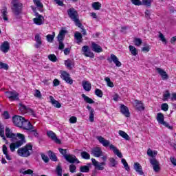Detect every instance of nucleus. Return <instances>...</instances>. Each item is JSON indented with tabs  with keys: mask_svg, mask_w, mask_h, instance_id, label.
I'll return each mask as SVG.
<instances>
[{
	"mask_svg": "<svg viewBox=\"0 0 176 176\" xmlns=\"http://www.w3.org/2000/svg\"><path fill=\"white\" fill-rule=\"evenodd\" d=\"M6 135L7 138H11L12 141H14V140L17 139V137L19 140L16 141L14 143H11L10 144V149L11 152H14L17 148H20L23 144H25V137H24V135L21 133H17L16 135L14 133H12L10 132V129L6 128Z\"/></svg>",
	"mask_w": 176,
	"mask_h": 176,
	"instance_id": "nucleus-1",
	"label": "nucleus"
},
{
	"mask_svg": "<svg viewBox=\"0 0 176 176\" xmlns=\"http://www.w3.org/2000/svg\"><path fill=\"white\" fill-rule=\"evenodd\" d=\"M98 141H99L100 144H102L103 146L107 148V146H109V149L111 151H113V153L118 156V157H120V159H122L123 157V155L120 151H119V149L116 148V146H113V144H111L109 140H105L102 136H98L97 138Z\"/></svg>",
	"mask_w": 176,
	"mask_h": 176,
	"instance_id": "nucleus-2",
	"label": "nucleus"
},
{
	"mask_svg": "<svg viewBox=\"0 0 176 176\" xmlns=\"http://www.w3.org/2000/svg\"><path fill=\"white\" fill-rule=\"evenodd\" d=\"M147 155L150 157H153L150 159V163L153 166V168L155 173H159L160 171V166H159V161L156 160V155H157V151H152V149L148 148L147 150Z\"/></svg>",
	"mask_w": 176,
	"mask_h": 176,
	"instance_id": "nucleus-3",
	"label": "nucleus"
},
{
	"mask_svg": "<svg viewBox=\"0 0 176 176\" xmlns=\"http://www.w3.org/2000/svg\"><path fill=\"white\" fill-rule=\"evenodd\" d=\"M67 14L69 19L75 23L76 27H78V28H82V27H83V25H82V23H80V21L79 20V14H78V11H76L75 8H72L67 10Z\"/></svg>",
	"mask_w": 176,
	"mask_h": 176,
	"instance_id": "nucleus-4",
	"label": "nucleus"
},
{
	"mask_svg": "<svg viewBox=\"0 0 176 176\" xmlns=\"http://www.w3.org/2000/svg\"><path fill=\"white\" fill-rule=\"evenodd\" d=\"M32 152V145L31 144H28L22 148H19L17 151V154L21 157H28L31 156Z\"/></svg>",
	"mask_w": 176,
	"mask_h": 176,
	"instance_id": "nucleus-5",
	"label": "nucleus"
},
{
	"mask_svg": "<svg viewBox=\"0 0 176 176\" xmlns=\"http://www.w3.org/2000/svg\"><path fill=\"white\" fill-rule=\"evenodd\" d=\"M12 10L14 14H15V16H19V14L21 13V10H23V3L16 0H13L12 1Z\"/></svg>",
	"mask_w": 176,
	"mask_h": 176,
	"instance_id": "nucleus-6",
	"label": "nucleus"
},
{
	"mask_svg": "<svg viewBox=\"0 0 176 176\" xmlns=\"http://www.w3.org/2000/svg\"><path fill=\"white\" fill-rule=\"evenodd\" d=\"M6 94L10 101H17L19 100V93L16 91H7Z\"/></svg>",
	"mask_w": 176,
	"mask_h": 176,
	"instance_id": "nucleus-7",
	"label": "nucleus"
},
{
	"mask_svg": "<svg viewBox=\"0 0 176 176\" xmlns=\"http://www.w3.org/2000/svg\"><path fill=\"white\" fill-rule=\"evenodd\" d=\"M24 119V117L14 116L12 117V122L14 123V126H16V127H21V124H23Z\"/></svg>",
	"mask_w": 176,
	"mask_h": 176,
	"instance_id": "nucleus-8",
	"label": "nucleus"
},
{
	"mask_svg": "<svg viewBox=\"0 0 176 176\" xmlns=\"http://www.w3.org/2000/svg\"><path fill=\"white\" fill-rule=\"evenodd\" d=\"M20 128L23 129V130H28L30 131L34 129V126H32L31 122H30V121L24 118Z\"/></svg>",
	"mask_w": 176,
	"mask_h": 176,
	"instance_id": "nucleus-9",
	"label": "nucleus"
},
{
	"mask_svg": "<svg viewBox=\"0 0 176 176\" xmlns=\"http://www.w3.org/2000/svg\"><path fill=\"white\" fill-rule=\"evenodd\" d=\"M91 162L93 166H94L96 170H104V166H105V162H99L96 159L92 158Z\"/></svg>",
	"mask_w": 176,
	"mask_h": 176,
	"instance_id": "nucleus-10",
	"label": "nucleus"
},
{
	"mask_svg": "<svg viewBox=\"0 0 176 176\" xmlns=\"http://www.w3.org/2000/svg\"><path fill=\"white\" fill-rule=\"evenodd\" d=\"M65 159L67 162L71 163L72 164H74V163H77V164H79V163H80L79 160L76 158V156L72 154H68L67 156H65Z\"/></svg>",
	"mask_w": 176,
	"mask_h": 176,
	"instance_id": "nucleus-11",
	"label": "nucleus"
},
{
	"mask_svg": "<svg viewBox=\"0 0 176 176\" xmlns=\"http://www.w3.org/2000/svg\"><path fill=\"white\" fill-rule=\"evenodd\" d=\"M60 78H62L63 80H65L69 85H72V83H74V80L71 79L69 74L67 72H61Z\"/></svg>",
	"mask_w": 176,
	"mask_h": 176,
	"instance_id": "nucleus-12",
	"label": "nucleus"
},
{
	"mask_svg": "<svg viewBox=\"0 0 176 176\" xmlns=\"http://www.w3.org/2000/svg\"><path fill=\"white\" fill-rule=\"evenodd\" d=\"M82 52L85 57L94 58V54L89 50V46L85 45L82 47Z\"/></svg>",
	"mask_w": 176,
	"mask_h": 176,
	"instance_id": "nucleus-13",
	"label": "nucleus"
},
{
	"mask_svg": "<svg viewBox=\"0 0 176 176\" xmlns=\"http://www.w3.org/2000/svg\"><path fill=\"white\" fill-rule=\"evenodd\" d=\"M47 135L49 137V138H51L52 141H54L56 144H61V140L60 139L57 138V135H56V133L52 131H48L47 132Z\"/></svg>",
	"mask_w": 176,
	"mask_h": 176,
	"instance_id": "nucleus-14",
	"label": "nucleus"
},
{
	"mask_svg": "<svg viewBox=\"0 0 176 176\" xmlns=\"http://www.w3.org/2000/svg\"><path fill=\"white\" fill-rule=\"evenodd\" d=\"M35 16H36V18L33 19L34 24H36L37 25H42V24H43V16L38 12L35 13Z\"/></svg>",
	"mask_w": 176,
	"mask_h": 176,
	"instance_id": "nucleus-15",
	"label": "nucleus"
},
{
	"mask_svg": "<svg viewBox=\"0 0 176 176\" xmlns=\"http://www.w3.org/2000/svg\"><path fill=\"white\" fill-rule=\"evenodd\" d=\"M19 111L21 112V113H27V112H30L33 116L35 115V111L32 110V109H28L25 105L20 104Z\"/></svg>",
	"mask_w": 176,
	"mask_h": 176,
	"instance_id": "nucleus-16",
	"label": "nucleus"
},
{
	"mask_svg": "<svg viewBox=\"0 0 176 176\" xmlns=\"http://www.w3.org/2000/svg\"><path fill=\"white\" fill-rule=\"evenodd\" d=\"M91 153L95 156V157H100V156H103L102 150L100 147H95L92 149Z\"/></svg>",
	"mask_w": 176,
	"mask_h": 176,
	"instance_id": "nucleus-17",
	"label": "nucleus"
},
{
	"mask_svg": "<svg viewBox=\"0 0 176 176\" xmlns=\"http://www.w3.org/2000/svg\"><path fill=\"white\" fill-rule=\"evenodd\" d=\"M133 168L139 175H144V171L142 170V166L140 163L135 162L133 164Z\"/></svg>",
	"mask_w": 176,
	"mask_h": 176,
	"instance_id": "nucleus-18",
	"label": "nucleus"
},
{
	"mask_svg": "<svg viewBox=\"0 0 176 176\" xmlns=\"http://www.w3.org/2000/svg\"><path fill=\"white\" fill-rule=\"evenodd\" d=\"M0 49L3 53H8V52H9V50L10 49V45L9 44V42L4 41L1 44Z\"/></svg>",
	"mask_w": 176,
	"mask_h": 176,
	"instance_id": "nucleus-19",
	"label": "nucleus"
},
{
	"mask_svg": "<svg viewBox=\"0 0 176 176\" xmlns=\"http://www.w3.org/2000/svg\"><path fill=\"white\" fill-rule=\"evenodd\" d=\"M35 41L36 44L34 45V47H36V49H39V47L42 46V38L41 37V35H39V34H36Z\"/></svg>",
	"mask_w": 176,
	"mask_h": 176,
	"instance_id": "nucleus-20",
	"label": "nucleus"
},
{
	"mask_svg": "<svg viewBox=\"0 0 176 176\" xmlns=\"http://www.w3.org/2000/svg\"><path fill=\"white\" fill-rule=\"evenodd\" d=\"M120 111L122 115H124V116H126V118H129L130 116V112L129 111V108L126 107L124 104L121 105Z\"/></svg>",
	"mask_w": 176,
	"mask_h": 176,
	"instance_id": "nucleus-21",
	"label": "nucleus"
},
{
	"mask_svg": "<svg viewBox=\"0 0 176 176\" xmlns=\"http://www.w3.org/2000/svg\"><path fill=\"white\" fill-rule=\"evenodd\" d=\"M91 47L93 52H95V53H101L102 52V48L101 46L98 45V44H96L94 42L91 43Z\"/></svg>",
	"mask_w": 176,
	"mask_h": 176,
	"instance_id": "nucleus-22",
	"label": "nucleus"
},
{
	"mask_svg": "<svg viewBox=\"0 0 176 176\" xmlns=\"http://www.w3.org/2000/svg\"><path fill=\"white\" fill-rule=\"evenodd\" d=\"M157 72L162 76L163 80H166V79H168V75L167 74L166 71H164L162 68H159V67L157 68Z\"/></svg>",
	"mask_w": 176,
	"mask_h": 176,
	"instance_id": "nucleus-23",
	"label": "nucleus"
},
{
	"mask_svg": "<svg viewBox=\"0 0 176 176\" xmlns=\"http://www.w3.org/2000/svg\"><path fill=\"white\" fill-rule=\"evenodd\" d=\"M111 60L116 64V67H122V63L119 61V58L115 54H112L111 55Z\"/></svg>",
	"mask_w": 176,
	"mask_h": 176,
	"instance_id": "nucleus-24",
	"label": "nucleus"
},
{
	"mask_svg": "<svg viewBox=\"0 0 176 176\" xmlns=\"http://www.w3.org/2000/svg\"><path fill=\"white\" fill-rule=\"evenodd\" d=\"M82 87L85 91H90L91 90V84L87 80H83Z\"/></svg>",
	"mask_w": 176,
	"mask_h": 176,
	"instance_id": "nucleus-25",
	"label": "nucleus"
},
{
	"mask_svg": "<svg viewBox=\"0 0 176 176\" xmlns=\"http://www.w3.org/2000/svg\"><path fill=\"white\" fill-rule=\"evenodd\" d=\"M135 106L138 111H144L145 109V107H144V104L140 100H135Z\"/></svg>",
	"mask_w": 176,
	"mask_h": 176,
	"instance_id": "nucleus-26",
	"label": "nucleus"
},
{
	"mask_svg": "<svg viewBox=\"0 0 176 176\" xmlns=\"http://www.w3.org/2000/svg\"><path fill=\"white\" fill-rule=\"evenodd\" d=\"M51 104L55 107V108H61V104L58 101L56 100L53 96H50Z\"/></svg>",
	"mask_w": 176,
	"mask_h": 176,
	"instance_id": "nucleus-27",
	"label": "nucleus"
},
{
	"mask_svg": "<svg viewBox=\"0 0 176 176\" xmlns=\"http://www.w3.org/2000/svg\"><path fill=\"white\" fill-rule=\"evenodd\" d=\"M2 17L5 21H8L9 19L8 18V8L6 7H3L1 10Z\"/></svg>",
	"mask_w": 176,
	"mask_h": 176,
	"instance_id": "nucleus-28",
	"label": "nucleus"
},
{
	"mask_svg": "<svg viewBox=\"0 0 176 176\" xmlns=\"http://www.w3.org/2000/svg\"><path fill=\"white\" fill-rule=\"evenodd\" d=\"M65 30H60L58 35V42H63L64 41V38H65Z\"/></svg>",
	"mask_w": 176,
	"mask_h": 176,
	"instance_id": "nucleus-29",
	"label": "nucleus"
},
{
	"mask_svg": "<svg viewBox=\"0 0 176 176\" xmlns=\"http://www.w3.org/2000/svg\"><path fill=\"white\" fill-rule=\"evenodd\" d=\"M81 96L83 98L84 101L87 104H94V100H93V99L90 98L89 96L85 95L84 94H82Z\"/></svg>",
	"mask_w": 176,
	"mask_h": 176,
	"instance_id": "nucleus-30",
	"label": "nucleus"
},
{
	"mask_svg": "<svg viewBox=\"0 0 176 176\" xmlns=\"http://www.w3.org/2000/svg\"><path fill=\"white\" fill-rule=\"evenodd\" d=\"M157 120L159 124H162L164 122V115L162 113H157Z\"/></svg>",
	"mask_w": 176,
	"mask_h": 176,
	"instance_id": "nucleus-31",
	"label": "nucleus"
},
{
	"mask_svg": "<svg viewBox=\"0 0 176 176\" xmlns=\"http://www.w3.org/2000/svg\"><path fill=\"white\" fill-rule=\"evenodd\" d=\"M118 134L119 135H120V137H122V138H124L126 141H130V136H129V135L126 133V132L120 130Z\"/></svg>",
	"mask_w": 176,
	"mask_h": 176,
	"instance_id": "nucleus-32",
	"label": "nucleus"
},
{
	"mask_svg": "<svg viewBox=\"0 0 176 176\" xmlns=\"http://www.w3.org/2000/svg\"><path fill=\"white\" fill-rule=\"evenodd\" d=\"M34 5H36V8L40 9V12H43V4L41 2V0H33Z\"/></svg>",
	"mask_w": 176,
	"mask_h": 176,
	"instance_id": "nucleus-33",
	"label": "nucleus"
},
{
	"mask_svg": "<svg viewBox=\"0 0 176 176\" xmlns=\"http://www.w3.org/2000/svg\"><path fill=\"white\" fill-rule=\"evenodd\" d=\"M75 39L77 41V43H82V38H83V36H82V34H80L79 32H76L74 34Z\"/></svg>",
	"mask_w": 176,
	"mask_h": 176,
	"instance_id": "nucleus-34",
	"label": "nucleus"
},
{
	"mask_svg": "<svg viewBox=\"0 0 176 176\" xmlns=\"http://www.w3.org/2000/svg\"><path fill=\"white\" fill-rule=\"evenodd\" d=\"M3 153L6 155L7 160H12V158H10V156L8 154V147L5 144L3 145Z\"/></svg>",
	"mask_w": 176,
	"mask_h": 176,
	"instance_id": "nucleus-35",
	"label": "nucleus"
},
{
	"mask_svg": "<svg viewBox=\"0 0 176 176\" xmlns=\"http://www.w3.org/2000/svg\"><path fill=\"white\" fill-rule=\"evenodd\" d=\"M153 0H142V5L146 6V8H151L152 6V3Z\"/></svg>",
	"mask_w": 176,
	"mask_h": 176,
	"instance_id": "nucleus-36",
	"label": "nucleus"
},
{
	"mask_svg": "<svg viewBox=\"0 0 176 176\" xmlns=\"http://www.w3.org/2000/svg\"><path fill=\"white\" fill-rule=\"evenodd\" d=\"M129 50L133 54V56H137L138 54V51L137 50V48L133 45H129Z\"/></svg>",
	"mask_w": 176,
	"mask_h": 176,
	"instance_id": "nucleus-37",
	"label": "nucleus"
},
{
	"mask_svg": "<svg viewBox=\"0 0 176 176\" xmlns=\"http://www.w3.org/2000/svg\"><path fill=\"white\" fill-rule=\"evenodd\" d=\"M56 171L58 176H63V168H61L60 164H58V165L56 166Z\"/></svg>",
	"mask_w": 176,
	"mask_h": 176,
	"instance_id": "nucleus-38",
	"label": "nucleus"
},
{
	"mask_svg": "<svg viewBox=\"0 0 176 176\" xmlns=\"http://www.w3.org/2000/svg\"><path fill=\"white\" fill-rule=\"evenodd\" d=\"M49 157L51 160H53V162H57V156L54 153L52 152V151H49Z\"/></svg>",
	"mask_w": 176,
	"mask_h": 176,
	"instance_id": "nucleus-39",
	"label": "nucleus"
},
{
	"mask_svg": "<svg viewBox=\"0 0 176 176\" xmlns=\"http://www.w3.org/2000/svg\"><path fill=\"white\" fill-rule=\"evenodd\" d=\"M80 173H89L90 171V168L89 166H82L80 167Z\"/></svg>",
	"mask_w": 176,
	"mask_h": 176,
	"instance_id": "nucleus-40",
	"label": "nucleus"
},
{
	"mask_svg": "<svg viewBox=\"0 0 176 176\" xmlns=\"http://www.w3.org/2000/svg\"><path fill=\"white\" fill-rule=\"evenodd\" d=\"M92 8L95 10H100L101 8V3H100V2H94L92 3Z\"/></svg>",
	"mask_w": 176,
	"mask_h": 176,
	"instance_id": "nucleus-41",
	"label": "nucleus"
},
{
	"mask_svg": "<svg viewBox=\"0 0 176 176\" xmlns=\"http://www.w3.org/2000/svg\"><path fill=\"white\" fill-rule=\"evenodd\" d=\"M81 157L82 159H85L86 160H89L90 159V154L86 151L81 152Z\"/></svg>",
	"mask_w": 176,
	"mask_h": 176,
	"instance_id": "nucleus-42",
	"label": "nucleus"
},
{
	"mask_svg": "<svg viewBox=\"0 0 176 176\" xmlns=\"http://www.w3.org/2000/svg\"><path fill=\"white\" fill-rule=\"evenodd\" d=\"M54 36H55L54 32L53 33L52 35V34H47L46 36L47 42H50V43H52L53 42V41H54Z\"/></svg>",
	"mask_w": 176,
	"mask_h": 176,
	"instance_id": "nucleus-43",
	"label": "nucleus"
},
{
	"mask_svg": "<svg viewBox=\"0 0 176 176\" xmlns=\"http://www.w3.org/2000/svg\"><path fill=\"white\" fill-rule=\"evenodd\" d=\"M121 162H122L125 170L126 171H129L130 170V167H129V164H127V162H126V160L124 158H122L121 160Z\"/></svg>",
	"mask_w": 176,
	"mask_h": 176,
	"instance_id": "nucleus-44",
	"label": "nucleus"
},
{
	"mask_svg": "<svg viewBox=\"0 0 176 176\" xmlns=\"http://www.w3.org/2000/svg\"><path fill=\"white\" fill-rule=\"evenodd\" d=\"M5 130L3 126H0V137H1V138L4 140L6 141V138L5 137Z\"/></svg>",
	"mask_w": 176,
	"mask_h": 176,
	"instance_id": "nucleus-45",
	"label": "nucleus"
},
{
	"mask_svg": "<svg viewBox=\"0 0 176 176\" xmlns=\"http://www.w3.org/2000/svg\"><path fill=\"white\" fill-rule=\"evenodd\" d=\"M104 80L107 82V85L109 87H113V82L111 81V78H109V77H106L104 78Z\"/></svg>",
	"mask_w": 176,
	"mask_h": 176,
	"instance_id": "nucleus-46",
	"label": "nucleus"
},
{
	"mask_svg": "<svg viewBox=\"0 0 176 176\" xmlns=\"http://www.w3.org/2000/svg\"><path fill=\"white\" fill-rule=\"evenodd\" d=\"M109 166L110 167H115V166H116V164H118V162H116V160L114 158H109Z\"/></svg>",
	"mask_w": 176,
	"mask_h": 176,
	"instance_id": "nucleus-47",
	"label": "nucleus"
},
{
	"mask_svg": "<svg viewBox=\"0 0 176 176\" xmlns=\"http://www.w3.org/2000/svg\"><path fill=\"white\" fill-rule=\"evenodd\" d=\"M65 65L67 68H72V60L71 59L65 60Z\"/></svg>",
	"mask_w": 176,
	"mask_h": 176,
	"instance_id": "nucleus-48",
	"label": "nucleus"
},
{
	"mask_svg": "<svg viewBox=\"0 0 176 176\" xmlns=\"http://www.w3.org/2000/svg\"><path fill=\"white\" fill-rule=\"evenodd\" d=\"M95 94H96V96H97V97H100V98L103 96L102 91H101V89H96L95 90Z\"/></svg>",
	"mask_w": 176,
	"mask_h": 176,
	"instance_id": "nucleus-49",
	"label": "nucleus"
},
{
	"mask_svg": "<svg viewBox=\"0 0 176 176\" xmlns=\"http://www.w3.org/2000/svg\"><path fill=\"white\" fill-rule=\"evenodd\" d=\"M48 58L49 60H50V61H52L53 63H56V61H57V56H56V55L54 54H50L48 56Z\"/></svg>",
	"mask_w": 176,
	"mask_h": 176,
	"instance_id": "nucleus-50",
	"label": "nucleus"
},
{
	"mask_svg": "<svg viewBox=\"0 0 176 176\" xmlns=\"http://www.w3.org/2000/svg\"><path fill=\"white\" fill-rule=\"evenodd\" d=\"M159 38L163 43H164L165 45L167 43V40L164 37V35L162 34V32H160Z\"/></svg>",
	"mask_w": 176,
	"mask_h": 176,
	"instance_id": "nucleus-51",
	"label": "nucleus"
},
{
	"mask_svg": "<svg viewBox=\"0 0 176 176\" xmlns=\"http://www.w3.org/2000/svg\"><path fill=\"white\" fill-rule=\"evenodd\" d=\"M131 2H132L133 5H135V6H141V5H142V1L140 0H131Z\"/></svg>",
	"mask_w": 176,
	"mask_h": 176,
	"instance_id": "nucleus-52",
	"label": "nucleus"
},
{
	"mask_svg": "<svg viewBox=\"0 0 176 176\" xmlns=\"http://www.w3.org/2000/svg\"><path fill=\"white\" fill-rule=\"evenodd\" d=\"M134 44L135 46H141L142 44V40H141V38H135Z\"/></svg>",
	"mask_w": 176,
	"mask_h": 176,
	"instance_id": "nucleus-53",
	"label": "nucleus"
},
{
	"mask_svg": "<svg viewBox=\"0 0 176 176\" xmlns=\"http://www.w3.org/2000/svg\"><path fill=\"white\" fill-rule=\"evenodd\" d=\"M34 96L36 98H42V94H41V91L38 89L35 90Z\"/></svg>",
	"mask_w": 176,
	"mask_h": 176,
	"instance_id": "nucleus-54",
	"label": "nucleus"
},
{
	"mask_svg": "<svg viewBox=\"0 0 176 176\" xmlns=\"http://www.w3.org/2000/svg\"><path fill=\"white\" fill-rule=\"evenodd\" d=\"M58 151L61 155H63L64 159H65V156H67L68 154H67V149H63L61 148H58Z\"/></svg>",
	"mask_w": 176,
	"mask_h": 176,
	"instance_id": "nucleus-55",
	"label": "nucleus"
},
{
	"mask_svg": "<svg viewBox=\"0 0 176 176\" xmlns=\"http://www.w3.org/2000/svg\"><path fill=\"white\" fill-rule=\"evenodd\" d=\"M0 68L3 69H9V65H8V64L6 63H3L2 62H0Z\"/></svg>",
	"mask_w": 176,
	"mask_h": 176,
	"instance_id": "nucleus-56",
	"label": "nucleus"
},
{
	"mask_svg": "<svg viewBox=\"0 0 176 176\" xmlns=\"http://www.w3.org/2000/svg\"><path fill=\"white\" fill-rule=\"evenodd\" d=\"M89 122H94V110H91L89 113Z\"/></svg>",
	"mask_w": 176,
	"mask_h": 176,
	"instance_id": "nucleus-57",
	"label": "nucleus"
},
{
	"mask_svg": "<svg viewBox=\"0 0 176 176\" xmlns=\"http://www.w3.org/2000/svg\"><path fill=\"white\" fill-rule=\"evenodd\" d=\"M161 109L165 112L168 111V104L167 103H163L161 106Z\"/></svg>",
	"mask_w": 176,
	"mask_h": 176,
	"instance_id": "nucleus-58",
	"label": "nucleus"
},
{
	"mask_svg": "<svg viewBox=\"0 0 176 176\" xmlns=\"http://www.w3.org/2000/svg\"><path fill=\"white\" fill-rule=\"evenodd\" d=\"M69 123L75 124L78 121V118L76 117H75V116H72L69 118Z\"/></svg>",
	"mask_w": 176,
	"mask_h": 176,
	"instance_id": "nucleus-59",
	"label": "nucleus"
},
{
	"mask_svg": "<svg viewBox=\"0 0 176 176\" xmlns=\"http://www.w3.org/2000/svg\"><path fill=\"white\" fill-rule=\"evenodd\" d=\"M41 157L43 162H45V163H49L50 159H49V157H47L46 155L41 154Z\"/></svg>",
	"mask_w": 176,
	"mask_h": 176,
	"instance_id": "nucleus-60",
	"label": "nucleus"
},
{
	"mask_svg": "<svg viewBox=\"0 0 176 176\" xmlns=\"http://www.w3.org/2000/svg\"><path fill=\"white\" fill-rule=\"evenodd\" d=\"M69 171L70 173H76V166L74 164H71L69 166Z\"/></svg>",
	"mask_w": 176,
	"mask_h": 176,
	"instance_id": "nucleus-61",
	"label": "nucleus"
},
{
	"mask_svg": "<svg viewBox=\"0 0 176 176\" xmlns=\"http://www.w3.org/2000/svg\"><path fill=\"white\" fill-rule=\"evenodd\" d=\"M170 94L168 93V91H166V94H164V101H167L170 98Z\"/></svg>",
	"mask_w": 176,
	"mask_h": 176,
	"instance_id": "nucleus-62",
	"label": "nucleus"
},
{
	"mask_svg": "<svg viewBox=\"0 0 176 176\" xmlns=\"http://www.w3.org/2000/svg\"><path fill=\"white\" fill-rule=\"evenodd\" d=\"M161 124H162L165 127H167V129H169V130H173V126H170V124L167 122L164 121Z\"/></svg>",
	"mask_w": 176,
	"mask_h": 176,
	"instance_id": "nucleus-63",
	"label": "nucleus"
},
{
	"mask_svg": "<svg viewBox=\"0 0 176 176\" xmlns=\"http://www.w3.org/2000/svg\"><path fill=\"white\" fill-rule=\"evenodd\" d=\"M149 50H151V47H149V45H146L145 47H143L142 49V52H146V53H148Z\"/></svg>",
	"mask_w": 176,
	"mask_h": 176,
	"instance_id": "nucleus-64",
	"label": "nucleus"
}]
</instances>
